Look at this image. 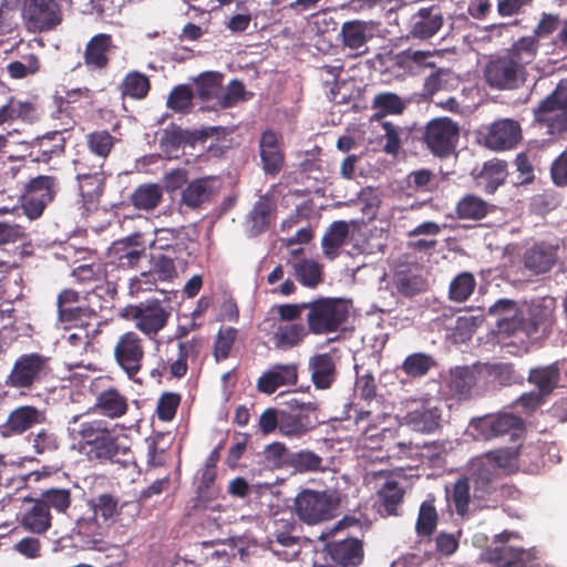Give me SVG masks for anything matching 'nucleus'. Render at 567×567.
Returning a JSON list of instances; mask_svg holds the SVG:
<instances>
[{"mask_svg":"<svg viewBox=\"0 0 567 567\" xmlns=\"http://www.w3.org/2000/svg\"><path fill=\"white\" fill-rule=\"evenodd\" d=\"M539 42L533 37H522L504 53L492 56L484 69V79L496 90H517L525 85L527 66L534 62Z\"/></svg>","mask_w":567,"mask_h":567,"instance_id":"nucleus-1","label":"nucleus"},{"mask_svg":"<svg viewBox=\"0 0 567 567\" xmlns=\"http://www.w3.org/2000/svg\"><path fill=\"white\" fill-rule=\"evenodd\" d=\"M116 427V424L113 425L104 419L81 422L76 431L80 450L91 461L127 464L133 452L130 446L120 442Z\"/></svg>","mask_w":567,"mask_h":567,"instance_id":"nucleus-2","label":"nucleus"},{"mask_svg":"<svg viewBox=\"0 0 567 567\" xmlns=\"http://www.w3.org/2000/svg\"><path fill=\"white\" fill-rule=\"evenodd\" d=\"M556 300L543 297L532 300L526 311H523V322L518 327L517 341L509 340L506 346L516 347L518 351L528 352L534 344L546 338L554 323Z\"/></svg>","mask_w":567,"mask_h":567,"instance_id":"nucleus-3","label":"nucleus"},{"mask_svg":"<svg viewBox=\"0 0 567 567\" xmlns=\"http://www.w3.org/2000/svg\"><path fill=\"white\" fill-rule=\"evenodd\" d=\"M117 288L115 282H107L106 287L95 286L84 297V302L61 309L59 320L66 327L85 328L92 320L99 318V313L109 309L110 301L116 296Z\"/></svg>","mask_w":567,"mask_h":567,"instance_id":"nucleus-4","label":"nucleus"},{"mask_svg":"<svg viewBox=\"0 0 567 567\" xmlns=\"http://www.w3.org/2000/svg\"><path fill=\"white\" fill-rule=\"evenodd\" d=\"M349 305L341 299L320 298L308 302L307 327L311 333L334 332L347 321Z\"/></svg>","mask_w":567,"mask_h":567,"instance_id":"nucleus-5","label":"nucleus"},{"mask_svg":"<svg viewBox=\"0 0 567 567\" xmlns=\"http://www.w3.org/2000/svg\"><path fill=\"white\" fill-rule=\"evenodd\" d=\"M339 498L332 493L305 489L295 499L298 517L308 525L319 524L336 516Z\"/></svg>","mask_w":567,"mask_h":567,"instance_id":"nucleus-6","label":"nucleus"},{"mask_svg":"<svg viewBox=\"0 0 567 567\" xmlns=\"http://www.w3.org/2000/svg\"><path fill=\"white\" fill-rule=\"evenodd\" d=\"M534 116L551 136L567 132V86L558 85L534 110Z\"/></svg>","mask_w":567,"mask_h":567,"instance_id":"nucleus-7","label":"nucleus"},{"mask_svg":"<svg viewBox=\"0 0 567 567\" xmlns=\"http://www.w3.org/2000/svg\"><path fill=\"white\" fill-rule=\"evenodd\" d=\"M318 406L313 402H300L290 399L281 409V434L300 437L313 430L321 422L317 415Z\"/></svg>","mask_w":567,"mask_h":567,"instance_id":"nucleus-8","label":"nucleus"},{"mask_svg":"<svg viewBox=\"0 0 567 567\" xmlns=\"http://www.w3.org/2000/svg\"><path fill=\"white\" fill-rule=\"evenodd\" d=\"M169 316L171 312L158 299L127 305L121 310L122 318L135 321L136 328L148 336L157 334L166 326Z\"/></svg>","mask_w":567,"mask_h":567,"instance_id":"nucleus-9","label":"nucleus"},{"mask_svg":"<svg viewBox=\"0 0 567 567\" xmlns=\"http://www.w3.org/2000/svg\"><path fill=\"white\" fill-rule=\"evenodd\" d=\"M58 179L54 176L39 175L31 178L24 186L21 197L24 214L30 219L39 218L58 192Z\"/></svg>","mask_w":567,"mask_h":567,"instance_id":"nucleus-10","label":"nucleus"},{"mask_svg":"<svg viewBox=\"0 0 567 567\" xmlns=\"http://www.w3.org/2000/svg\"><path fill=\"white\" fill-rule=\"evenodd\" d=\"M468 427L476 440L487 441L505 434L514 435L524 429V421L511 413L487 414L472 419Z\"/></svg>","mask_w":567,"mask_h":567,"instance_id":"nucleus-11","label":"nucleus"},{"mask_svg":"<svg viewBox=\"0 0 567 567\" xmlns=\"http://www.w3.org/2000/svg\"><path fill=\"white\" fill-rule=\"evenodd\" d=\"M458 127L450 118L432 120L425 127L423 141L427 148L439 157H447L456 146Z\"/></svg>","mask_w":567,"mask_h":567,"instance_id":"nucleus-12","label":"nucleus"},{"mask_svg":"<svg viewBox=\"0 0 567 567\" xmlns=\"http://www.w3.org/2000/svg\"><path fill=\"white\" fill-rule=\"evenodd\" d=\"M380 23L373 20L353 19L343 22L339 33L342 47L354 55L365 54L368 42L377 35Z\"/></svg>","mask_w":567,"mask_h":567,"instance_id":"nucleus-13","label":"nucleus"},{"mask_svg":"<svg viewBox=\"0 0 567 567\" xmlns=\"http://www.w3.org/2000/svg\"><path fill=\"white\" fill-rule=\"evenodd\" d=\"M101 381V378L95 379L90 386L95 398L90 410L111 420L124 416L128 411L127 398L114 386L100 389Z\"/></svg>","mask_w":567,"mask_h":567,"instance_id":"nucleus-14","label":"nucleus"},{"mask_svg":"<svg viewBox=\"0 0 567 567\" xmlns=\"http://www.w3.org/2000/svg\"><path fill=\"white\" fill-rule=\"evenodd\" d=\"M522 126L513 118H502L493 122L484 135V145L493 151H508L522 140Z\"/></svg>","mask_w":567,"mask_h":567,"instance_id":"nucleus-15","label":"nucleus"},{"mask_svg":"<svg viewBox=\"0 0 567 567\" xmlns=\"http://www.w3.org/2000/svg\"><path fill=\"white\" fill-rule=\"evenodd\" d=\"M115 50L116 45L111 34L97 33L84 47V65L91 72H103L110 66Z\"/></svg>","mask_w":567,"mask_h":567,"instance_id":"nucleus-16","label":"nucleus"},{"mask_svg":"<svg viewBox=\"0 0 567 567\" xmlns=\"http://www.w3.org/2000/svg\"><path fill=\"white\" fill-rule=\"evenodd\" d=\"M47 358L20 357L7 377L6 383L17 389L30 388L47 374Z\"/></svg>","mask_w":567,"mask_h":567,"instance_id":"nucleus-17","label":"nucleus"},{"mask_svg":"<svg viewBox=\"0 0 567 567\" xmlns=\"http://www.w3.org/2000/svg\"><path fill=\"white\" fill-rule=\"evenodd\" d=\"M444 24L440 4L422 7L411 16L408 38L429 40L437 34Z\"/></svg>","mask_w":567,"mask_h":567,"instance_id":"nucleus-18","label":"nucleus"},{"mask_svg":"<svg viewBox=\"0 0 567 567\" xmlns=\"http://www.w3.org/2000/svg\"><path fill=\"white\" fill-rule=\"evenodd\" d=\"M467 477L473 488V497L477 501L493 499L501 487V476L495 473L493 465L491 463L485 465L478 458L472 462Z\"/></svg>","mask_w":567,"mask_h":567,"instance_id":"nucleus-19","label":"nucleus"},{"mask_svg":"<svg viewBox=\"0 0 567 567\" xmlns=\"http://www.w3.org/2000/svg\"><path fill=\"white\" fill-rule=\"evenodd\" d=\"M529 454L538 457V447L527 445L520 446L518 450L512 447L498 449L488 451L478 460L485 465L491 463L495 473H498V476H501V472L511 474L518 468L519 464H526L525 456Z\"/></svg>","mask_w":567,"mask_h":567,"instance_id":"nucleus-20","label":"nucleus"},{"mask_svg":"<svg viewBox=\"0 0 567 567\" xmlns=\"http://www.w3.org/2000/svg\"><path fill=\"white\" fill-rule=\"evenodd\" d=\"M414 403H417V406L406 413V424L417 432H435L441 425L440 401L433 398H421Z\"/></svg>","mask_w":567,"mask_h":567,"instance_id":"nucleus-21","label":"nucleus"},{"mask_svg":"<svg viewBox=\"0 0 567 567\" xmlns=\"http://www.w3.org/2000/svg\"><path fill=\"white\" fill-rule=\"evenodd\" d=\"M523 309L512 299H499L488 309V315L496 318L498 332L517 341L518 327L523 322Z\"/></svg>","mask_w":567,"mask_h":567,"instance_id":"nucleus-22","label":"nucleus"},{"mask_svg":"<svg viewBox=\"0 0 567 567\" xmlns=\"http://www.w3.org/2000/svg\"><path fill=\"white\" fill-rule=\"evenodd\" d=\"M144 254L145 247L141 241V235L134 234L112 244L109 249V265L133 268L140 262Z\"/></svg>","mask_w":567,"mask_h":567,"instance_id":"nucleus-23","label":"nucleus"},{"mask_svg":"<svg viewBox=\"0 0 567 567\" xmlns=\"http://www.w3.org/2000/svg\"><path fill=\"white\" fill-rule=\"evenodd\" d=\"M45 421V413L33 405H21L12 410L1 426L3 436L21 435Z\"/></svg>","mask_w":567,"mask_h":567,"instance_id":"nucleus-24","label":"nucleus"},{"mask_svg":"<svg viewBox=\"0 0 567 567\" xmlns=\"http://www.w3.org/2000/svg\"><path fill=\"white\" fill-rule=\"evenodd\" d=\"M483 382L481 362L472 365L456 367L450 372L449 389L460 400H468L478 382Z\"/></svg>","mask_w":567,"mask_h":567,"instance_id":"nucleus-25","label":"nucleus"},{"mask_svg":"<svg viewBox=\"0 0 567 567\" xmlns=\"http://www.w3.org/2000/svg\"><path fill=\"white\" fill-rule=\"evenodd\" d=\"M218 179L215 176H205L189 182L182 192L181 202L192 209L199 208L208 203L218 190Z\"/></svg>","mask_w":567,"mask_h":567,"instance_id":"nucleus-26","label":"nucleus"},{"mask_svg":"<svg viewBox=\"0 0 567 567\" xmlns=\"http://www.w3.org/2000/svg\"><path fill=\"white\" fill-rule=\"evenodd\" d=\"M276 217V204L268 196H260L247 215L249 236L256 237L266 233Z\"/></svg>","mask_w":567,"mask_h":567,"instance_id":"nucleus-27","label":"nucleus"},{"mask_svg":"<svg viewBox=\"0 0 567 567\" xmlns=\"http://www.w3.org/2000/svg\"><path fill=\"white\" fill-rule=\"evenodd\" d=\"M259 148L265 173L271 176L277 175L284 167L285 155L274 131L268 130L261 134Z\"/></svg>","mask_w":567,"mask_h":567,"instance_id":"nucleus-28","label":"nucleus"},{"mask_svg":"<svg viewBox=\"0 0 567 567\" xmlns=\"http://www.w3.org/2000/svg\"><path fill=\"white\" fill-rule=\"evenodd\" d=\"M297 379L295 364H276L258 379L257 389L259 392L271 394L280 386L295 384Z\"/></svg>","mask_w":567,"mask_h":567,"instance_id":"nucleus-29","label":"nucleus"},{"mask_svg":"<svg viewBox=\"0 0 567 567\" xmlns=\"http://www.w3.org/2000/svg\"><path fill=\"white\" fill-rule=\"evenodd\" d=\"M331 559L342 566H358L363 559V548L360 540L346 538L327 544Z\"/></svg>","mask_w":567,"mask_h":567,"instance_id":"nucleus-30","label":"nucleus"},{"mask_svg":"<svg viewBox=\"0 0 567 567\" xmlns=\"http://www.w3.org/2000/svg\"><path fill=\"white\" fill-rule=\"evenodd\" d=\"M441 56L439 50H403L396 55V64L412 74H419L426 69H435V58Z\"/></svg>","mask_w":567,"mask_h":567,"instance_id":"nucleus-31","label":"nucleus"},{"mask_svg":"<svg viewBox=\"0 0 567 567\" xmlns=\"http://www.w3.org/2000/svg\"><path fill=\"white\" fill-rule=\"evenodd\" d=\"M556 248L545 243H538L528 248L524 254V266L532 272L545 274L555 265Z\"/></svg>","mask_w":567,"mask_h":567,"instance_id":"nucleus-32","label":"nucleus"},{"mask_svg":"<svg viewBox=\"0 0 567 567\" xmlns=\"http://www.w3.org/2000/svg\"><path fill=\"white\" fill-rule=\"evenodd\" d=\"M299 529L300 526L290 512L277 513L271 520V535L284 547H291L298 544Z\"/></svg>","mask_w":567,"mask_h":567,"instance_id":"nucleus-33","label":"nucleus"},{"mask_svg":"<svg viewBox=\"0 0 567 567\" xmlns=\"http://www.w3.org/2000/svg\"><path fill=\"white\" fill-rule=\"evenodd\" d=\"M494 210V205L475 194H465L455 206V216L461 220L480 221Z\"/></svg>","mask_w":567,"mask_h":567,"instance_id":"nucleus-34","label":"nucleus"},{"mask_svg":"<svg viewBox=\"0 0 567 567\" xmlns=\"http://www.w3.org/2000/svg\"><path fill=\"white\" fill-rule=\"evenodd\" d=\"M405 491L394 480L386 481L377 492L378 512L381 516L399 515V506L402 504Z\"/></svg>","mask_w":567,"mask_h":567,"instance_id":"nucleus-35","label":"nucleus"},{"mask_svg":"<svg viewBox=\"0 0 567 567\" xmlns=\"http://www.w3.org/2000/svg\"><path fill=\"white\" fill-rule=\"evenodd\" d=\"M506 166V162L497 158L485 162L481 172L475 176L477 185L483 186L487 194H494L505 183Z\"/></svg>","mask_w":567,"mask_h":567,"instance_id":"nucleus-36","label":"nucleus"},{"mask_svg":"<svg viewBox=\"0 0 567 567\" xmlns=\"http://www.w3.org/2000/svg\"><path fill=\"white\" fill-rule=\"evenodd\" d=\"M31 506L28 507L22 516V526L24 529L43 534L51 527V513L43 506L39 498L30 499Z\"/></svg>","mask_w":567,"mask_h":567,"instance_id":"nucleus-37","label":"nucleus"},{"mask_svg":"<svg viewBox=\"0 0 567 567\" xmlns=\"http://www.w3.org/2000/svg\"><path fill=\"white\" fill-rule=\"evenodd\" d=\"M309 369L317 389H329L336 381L337 369L332 357H310Z\"/></svg>","mask_w":567,"mask_h":567,"instance_id":"nucleus-38","label":"nucleus"},{"mask_svg":"<svg viewBox=\"0 0 567 567\" xmlns=\"http://www.w3.org/2000/svg\"><path fill=\"white\" fill-rule=\"evenodd\" d=\"M559 379V368L557 363H553L547 367L530 369L527 381L537 388L538 393L547 398L557 388Z\"/></svg>","mask_w":567,"mask_h":567,"instance_id":"nucleus-39","label":"nucleus"},{"mask_svg":"<svg viewBox=\"0 0 567 567\" xmlns=\"http://www.w3.org/2000/svg\"><path fill=\"white\" fill-rule=\"evenodd\" d=\"M163 187L155 183L138 185L130 196L131 204L138 210L151 212L163 200Z\"/></svg>","mask_w":567,"mask_h":567,"instance_id":"nucleus-40","label":"nucleus"},{"mask_svg":"<svg viewBox=\"0 0 567 567\" xmlns=\"http://www.w3.org/2000/svg\"><path fill=\"white\" fill-rule=\"evenodd\" d=\"M122 97L144 100L151 91L150 78L140 71H130L118 84Z\"/></svg>","mask_w":567,"mask_h":567,"instance_id":"nucleus-41","label":"nucleus"},{"mask_svg":"<svg viewBox=\"0 0 567 567\" xmlns=\"http://www.w3.org/2000/svg\"><path fill=\"white\" fill-rule=\"evenodd\" d=\"M309 332L308 327L302 323L279 324L276 328L271 340L277 349L288 350L302 342Z\"/></svg>","mask_w":567,"mask_h":567,"instance_id":"nucleus-42","label":"nucleus"},{"mask_svg":"<svg viewBox=\"0 0 567 567\" xmlns=\"http://www.w3.org/2000/svg\"><path fill=\"white\" fill-rule=\"evenodd\" d=\"M79 189L87 208L96 206L105 189L106 175L104 172L92 173L84 177L76 176Z\"/></svg>","mask_w":567,"mask_h":567,"instance_id":"nucleus-43","label":"nucleus"},{"mask_svg":"<svg viewBox=\"0 0 567 567\" xmlns=\"http://www.w3.org/2000/svg\"><path fill=\"white\" fill-rule=\"evenodd\" d=\"M65 150L64 137L60 133L44 136L38 141L30 156L34 162L49 163L53 157L61 156Z\"/></svg>","mask_w":567,"mask_h":567,"instance_id":"nucleus-44","label":"nucleus"},{"mask_svg":"<svg viewBox=\"0 0 567 567\" xmlns=\"http://www.w3.org/2000/svg\"><path fill=\"white\" fill-rule=\"evenodd\" d=\"M393 284L399 293L405 297H413L426 287V281L416 269L404 268L395 271Z\"/></svg>","mask_w":567,"mask_h":567,"instance_id":"nucleus-45","label":"nucleus"},{"mask_svg":"<svg viewBox=\"0 0 567 567\" xmlns=\"http://www.w3.org/2000/svg\"><path fill=\"white\" fill-rule=\"evenodd\" d=\"M107 266L109 264L92 262L82 264L72 270L71 276L75 282L80 285L95 284V286L106 287L107 280Z\"/></svg>","mask_w":567,"mask_h":567,"instance_id":"nucleus-46","label":"nucleus"},{"mask_svg":"<svg viewBox=\"0 0 567 567\" xmlns=\"http://www.w3.org/2000/svg\"><path fill=\"white\" fill-rule=\"evenodd\" d=\"M374 120H381L386 115H399L405 110L404 101L393 92H380L374 95L371 102Z\"/></svg>","mask_w":567,"mask_h":567,"instance_id":"nucleus-47","label":"nucleus"},{"mask_svg":"<svg viewBox=\"0 0 567 567\" xmlns=\"http://www.w3.org/2000/svg\"><path fill=\"white\" fill-rule=\"evenodd\" d=\"M348 235L349 225L347 221H333L324 233L321 240L323 254L331 259L337 257L338 249L344 244Z\"/></svg>","mask_w":567,"mask_h":567,"instance_id":"nucleus-48","label":"nucleus"},{"mask_svg":"<svg viewBox=\"0 0 567 567\" xmlns=\"http://www.w3.org/2000/svg\"><path fill=\"white\" fill-rule=\"evenodd\" d=\"M481 372L484 383H497L499 385H509L518 381L519 375L516 373L513 364L498 363L487 364L481 363Z\"/></svg>","mask_w":567,"mask_h":567,"instance_id":"nucleus-49","label":"nucleus"},{"mask_svg":"<svg viewBox=\"0 0 567 567\" xmlns=\"http://www.w3.org/2000/svg\"><path fill=\"white\" fill-rule=\"evenodd\" d=\"M293 275L298 281L309 288L322 281V266L313 259L301 258L292 262Z\"/></svg>","mask_w":567,"mask_h":567,"instance_id":"nucleus-50","label":"nucleus"},{"mask_svg":"<svg viewBox=\"0 0 567 567\" xmlns=\"http://www.w3.org/2000/svg\"><path fill=\"white\" fill-rule=\"evenodd\" d=\"M38 498L49 512L53 509L58 514H65L72 504V495L69 488H48L42 491Z\"/></svg>","mask_w":567,"mask_h":567,"instance_id":"nucleus-51","label":"nucleus"},{"mask_svg":"<svg viewBox=\"0 0 567 567\" xmlns=\"http://www.w3.org/2000/svg\"><path fill=\"white\" fill-rule=\"evenodd\" d=\"M90 153L105 162L114 147V137L106 130L94 131L85 136Z\"/></svg>","mask_w":567,"mask_h":567,"instance_id":"nucleus-52","label":"nucleus"},{"mask_svg":"<svg viewBox=\"0 0 567 567\" xmlns=\"http://www.w3.org/2000/svg\"><path fill=\"white\" fill-rule=\"evenodd\" d=\"M476 280L473 274L464 271L453 278L449 288V297L455 302L466 301L474 292Z\"/></svg>","mask_w":567,"mask_h":567,"instance_id":"nucleus-53","label":"nucleus"},{"mask_svg":"<svg viewBox=\"0 0 567 567\" xmlns=\"http://www.w3.org/2000/svg\"><path fill=\"white\" fill-rule=\"evenodd\" d=\"M437 524V512L434 505V498H427L420 505L415 529L420 536H430Z\"/></svg>","mask_w":567,"mask_h":567,"instance_id":"nucleus-54","label":"nucleus"},{"mask_svg":"<svg viewBox=\"0 0 567 567\" xmlns=\"http://www.w3.org/2000/svg\"><path fill=\"white\" fill-rule=\"evenodd\" d=\"M290 454L284 443L272 442L266 445L261 452L262 463L270 470L282 468L285 465H289Z\"/></svg>","mask_w":567,"mask_h":567,"instance_id":"nucleus-55","label":"nucleus"},{"mask_svg":"<svg viewBox=\"0 0 567 567\" xmlns=\"http://www.w3.org/2000/svg\"><path fill=\"white\" fill-rule=\"evenodd\" d=\"M194 93L189 85L179 84L169 92L166 105L177 113H189L193 107Z\"/></svg>","mask_w":567,"mask_h":567,"instance_id":"nucleus-56","label":"nucleus"},{"mask_svg":"<svg viewBox=\"0 0 567 567\" xmlns=\"http://www.w3.org/2000/svg\"><path fill=\"white\" fill-rule=\"evenodd\" d=\"M385 143L383 151L389 155H398L403 141L408 140L410 132L405 127L396 126L391 122H382Z\"/></svg>","mask_w":567,"mask_h":567,"instance_id":"nucleus-57","label":"nucleus"},{"mask_svg":"<svg viewBox=\"0 0 567 567\" xmlns=\"http://www.w3.org/2000/svg\"><path fill=\"white\" fill-rule=\"evenodd\" d=\"M425 78L423 91L426 95H434L435 93L446 90L454 80L453 72L447 68L435 69Z\"/></svg>","mask_w":567,"mask_h":567,"instance_id":"nucleus-58","label":"nucleus"},{"mask_svg":"<svg viewBox=\"0 0 567 567\" xmlns=\"http://www.w3.org/2000/svg\"><path fill=\"white\" fill-rule=\"evenodd\" d=\"M471 483L467 476H461L456 480L453 485L451 493V499L454 503L456 513L458 515H465L468 512V505L471 501Z\"/></svg>","mask_w":567,"mask_h":567,"instance_id":"nucleus-59","label":"nucleus"},{"mask_svg":"<svg viewBox=\"0 0 567 567\" xmlns=\"http://www.w3.org/2000/svg\"><path fill=\"white\" fill-rule=\"evenodd\" d=\"M221 75L216 72L202 73L196 80V90L203 101H207L217 95L220 89Z\"/></svg>","mask_w":567,"mask_h":567,"instance_id":"nucleus-60","label":"nucleus"},{"mask_svg":"<svg viewBox=\"0 0 567 567\" xmlns=\"http://www.w3.org/2000/svg\"><path fill=\"white\" fill-rule=\"evenodd\" d=\"M322 458L312 451H299L290 454V463L298 472H313L321 468Z\"/></svg>","mask_w":567,"mask_h":567,"instance_id":"nucleus-61","label":"nucleus"},{"mask_svg":"<svg viewBox=\"0 0 567 567\" xmlns=\"http://www.w3.org/2000/svg\"><path fill=\"white\" fill-rule=\"evenodd\" d=\"M32 447L37 454H52L59 450L60 442L54 432L41 429L32 437Z\"/></svg>","mask_w":567,"mask_h":567,"instance_id":"nucleus-62","label":"nucleus"},{"mask_svg":"<svg viewBox=\"0 0 567 567\" xmlns=\"http://www.w3.org/2000/svg\"><path fill=\"white\" fill-rule=\"evenodd\" d=\"M181 404V395L174 392H165L157 402V417L163 422H169L175 417Z\"/></svg>","mask_w":567,"mask_h":567,"instance_id":"nucleus-63","label":"nucleus"},{"mask_svg":"<svg viewBox=\"0 0 567 567\" xmlns=\"http://www.w3.org/2000/svg\"><path fill=\"white\" fill-rule=\"evenodd\" d=\"M550 177L556 186H567V148L553 161Z\"/></svg>","mask_w":567,"mask_h":567,"instance_id":"nucleus-64","label":"nucleus"}]
</instances>
